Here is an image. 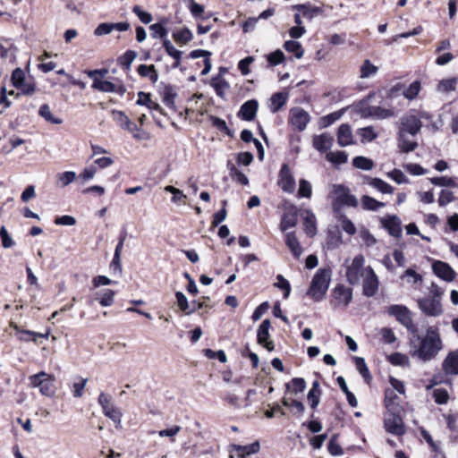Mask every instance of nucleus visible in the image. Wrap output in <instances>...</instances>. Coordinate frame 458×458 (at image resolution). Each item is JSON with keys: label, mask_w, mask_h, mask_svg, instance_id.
<instances>
[{"label": "nucleus", "mask_w": 458, "mask_h": 458, "mask_svg": "<svg viewBox=\"0 0 458 458\" xmlns=\"http://www.w3.org/2000/svg\"><path fill=\"white\" fill-rule=\"evenodd\" d=\"M430 115L426 112L417 114L415 110H411L404 114L399 121L398 126V147L401 152L409 153L415 150L418 147L416 141L408 140V134L415 136L421 129V119H429Z\"/></svg>", "instance_id": "obj_1"}, {"label": "nucleus", "mask_w": 458, "mask_h": 458, "mask_svg": "<svg viewBox=\"0 0 458 458\" xmlns=\"http://www.w3.org/2000/svg\"><path fill=\"white\" fill-rule=\"evenodd\" d=\"M442 340L438 330L435 327H429L427 334L420 339V346L414 351L412 356H417L422 361L433 360L442 349Z\"/></svg>", "instance_id": "obj_2"}, {"label": "nucleus", "mask_w": 458, "mask_h": 458, "mask_svg": "<svg viewBox=\"0 0 458 458\" xmlns=\"http://www.w3.org/2000/svg\"><path fill=\"white\" fill-rule=\"evenodd\" d=\"M330 268H319L314 275L306 294L315 301L324 299L331 281Z\"/></svg>", "instance_id": "obj_3"}, {"label": "nucleus", "mask_w": 458, "mask_h": 458, "mask_svg": "<svg viewBox=\"0 0 458 458\" xmlns=\"http://www.w3.org/2000/svg\"><path fill=\"white\" fill-rule=\"evenodd\" d=\"M400 409H392L384 416V428L387 433L402 437L406 433V427L400 415Z\"/></svg>", "instance_id": "obj_4"}, {"label": "nucleus", "mask_w": 458, "mask_h": 458, "mask_svg": "<svg viewBox=\"0 0 458 458\" xmlns=\"http://www.w3.org/2000/svg\"><path fill=\"white\" fill-rule=\"evenodd\" d=\"M30 385L33 387H38L40 393L46 396H52L55 392L54 382L55 380L53 375L44 371L32 375L29 377Z\"/></svg>", "instance_id": "obj_5"}, {"label": "nucleus", "mask_w": 458, "mask_h": 458, "mask_svg": "<svg viewBox=\"0 0 458 458\" xmlns=\"http://www.w3.org/2000/svg\"><path fill=\"white\" fill-rule=\"evenodd\" d=\"M388 313L395 317L396 320L404 326L411 333L417 331L416 326L413 323L411 313L407 307L403 305H391L388 308Z\"/></svg>", "instance_id": "obj_6"}, {"label": "nucleus", "mask_w": 458, "mask_h": 458, "mask_svg": "<svg viewBox=\"0 0 458 458\" xmlns=\"http://www.w3.org/2000/svg\"><path fill=\"white\" fill-rule=\"evenodd\" d=\"M98 401L106 417L112 420L114 423H121L122 412L114 406L110 394L101 393Z\"/></svg>", "instance_id": "obj_7"}, {"label": "nucleus", "mask_w": 458, "mask_h": 458, "mask_svg": "<svg viewBox=\"0 0 458 458\" xmlns=\"http://www.w3.org/2000/svg\"><path fill=\"white\" fill-rule=\"evenodd\" d=\"M418 306L428 317H439L444 312L441 301L428 296L419 299Z\"/></svg>", "instance_id": "obj_8"}, {"label": "nucleus", "mask_w": 458, "mask_h": 458, "mask_svg": "<svg viewBox=\"0 0 458 458\" xmlns=\"http://www.w3.org/2000/svg\"><path fill=\"white\" fill-rule=\"evenodd\" d=\"M310 121V114L301 107H293L290 109L289 123L299 131L306 129Z\"/></svg>", "instance_id": "obj_9"}, {"label": "nucleus", "mask_w": 458, "mask_h": 458, "mask_svg": "<svg viewBox=\"0 0 458 458\" xmlns=\"http://www.w3.org/2000/svg\"><path fill=\"white\" fill-rule=\"evenodd\" d=\"M335 188V200L334 203L335 205H342V206H348L356 208L359 204L357 198L351 194L350 190L341 184L334 185Z\"/></svg>", "instance_id": "obj_10"}, {"label": "nucleus", "mask_w": 458, "mask_h": 458, "mask_svg": "<svg viewBox=\"0 0 458 458\" xmlns=\"http://www.w3.org/2000/svg\"><path fill=\"white\" fill-rule=\"evenodd\" d=\"M364 265V257L362 255H357L352 261V264L346 269L347 281L351 284H357L360 282L362 274V268Z\"/></svg>", "instance_id": "obj_11"}, {"label": "nucleus", "mask_w": 458, "mask_h": 458, "mask_svg": "<svg viewBox=\"0 0 458 458\" xmlns=\"http://www.w3.org/2000/svg\"><path fill=\"white\" fill-rule=\"evenodd\" d=\"M366 275L363 280V294L367 297L374 296L378 289V278L371 267L365 269Z\"/></svg>", "instance_id": "obj_12"}, {"label": "nucleus", "mask_w": 458, "mask_h": 458, "mask_svg": "<svg viewBox=\"0 0 458 458\" xmlns=\"http://www.w3.org/2000/svg\"><path fill=\"white\" fill-rule=\"evenodd\" d=\"M271 323L269 319H265L261 322L258 328L257 332V341L258 344L265 347L268 352H271L275 348V344L273 341L268 340L269 339V328H270Z\"/></svg>", "instance_id": "obj_13"}, {"label": "nucleus", "mask_w": 458, "mask_h": 458, "mask_svg": "<svg viewBox=\"0 0 458 458\" xmlns=\"http://www.w3.org/2000/svg\"><path fill=\"white\" fill-rule=\"evenodd\" d=\"M432 270L434 274L445 282H452L454 280L456 273L451 266L444 261L436 260L432 264Z\"/></svg>", "instance_id": "obj_14"}, {"label": "nucleus", "mask_w": 458, "mask_h": 458, "mask_svg": "<svg viewBox=\"0 0 458 458\" xmlns=\"http://www.w3.org/2000/svg\"><path fill=\"white\" fill-rule=\"evenodd\" d=\"M278 185L288 193H293L295 189V181L293 177L288 165L284 164L279 174Z\"/></svg>", "instance_id": "obj_15"}, {"label": "nucleus", "mask_w": 458, "mask_h": 458, "mask_svg": "<svg viewBox=\"0 0 458 458\" xmlns=\"http://www.w3.org/2000/svg\"><path fill=\"white\" fill-rule=\"evenodd\" d=\"M258 108L259 102L256 99H250L242 105L237 115L242 120L252 121L256 117Z\"/></svg>", "instance_id": "obj_16"}, {"label": "nucleus", "mask_w": 458, "mask_h": 458, "mask_svg": "<svg viewBox=\"0 0 458 458\" xmlns=\"http://www.w3.org/2000/svg\"><path fill=\"white\" fill-rule=\"evenodd\" d=\"M334 302L337 305L347 306L352 299V291L343 284H338L333 291Z\"/></svg>", "instance_id": "obj_17"}, {"label": "nucleus", "mask_w": 458, "mask_h": 458, "mask_svg": "<svg viewBox=\"0 0 458 458\" xmlns=\"http://www.w3.org/2000/svg\"><path fill=\"white\" fill-rule=\"evenodd\" d=\"M383 227L395 238L402 236L401 220L396 216H389L381 219Z\"/></svg>", "instance_id": "obj_18"}, {"label": "nucleus", "mask_w": 458, "mask_h": 458, "mask_svg": "<svg viewBox=\"0 0 458 458\" xmlns=\"http://www.w3.org/2000/svg\"><path fill=\"white\" fill-rule=\"evenodd\" d=\"M334 138L327 132L315 135L312 140L313 147L320 153L327 152L333 146Z\"/></svg>", "instance_id": "obj_19"}, {"label": "nucleus", "mask_w": 458, "mask_h": 458, "mask_svg": "<svg viewBox=\"0 0 458 458\" xmlns=\"http://www.w3.org/2000/svg\"><path fill=\"white\" fill-rule=\"evenodd\" d=\"M445 375H458V350L450 352L442 364Z\"/></svg>", "instance_id": "obj_20"}, {"label": "nucleus", "mask_w": 458, "mask_h": 458, "mask_svg": "<svg viewBox=\"0 0 458 458\" xmlns=\"http://www.w3.org/2000/svg\"><path fill=\"white\" fill-rule=\"evenodd\" d=\"M292 8L301 13V15L308 20H312L314 17L323 13V9L321 7L315 6L310 2L293 5Z\"/></svg>", "instance_id": "obj_21"}, {"label": "nucleus", "mask_w": 458, "mask_h": 458, "mask_svg": "<svg viewBox=\"0 0 458 458\" xmlns=\"http://www.w3.org/2000/svg\"><path fill=\"white\" fill-rule=\"evenodd\" d=\"M297 208L294 205L290 206L283 215L280 223L281 231H286L289 228L294 227L297 224Z\"/></svg>", "instance_id": "obj_22"}, {"label": "nucleus", "mask_w": 458, "mask_h": 458, "mask_svg": "<svg viewBox=\"0 0 458 458\" xmlns=\"http://www.w3.org/2000/svg\"><path fill=\"white\" fill-rule=\"evenodd\" d=\"M11 327L21 335L19 336V339L21 341H33L34 343H38V338H45L47 339L49 336V333L47 332L46 334L37 333L30 330H24L21 329L20 327L14 323L11 324Z\"/></svg>", "instance_id": "obj_23"}, {"label": "nucleus", "mask_w": 458, "mask_h": 458, "mask_svg": "<svg viewBox=\"0 0 458 458\" xmlns=\"http://www.w3.org/2000/svg\"><path fill=\"white\" fill-rule=\"evenodd\" d=\"M337 143L341 147H346L353 144V136L352 128L349 124L343 123L337 130Z\"/></svg>", "instance_id": "obj_24"}, {"label": "nucleus", "mask_w": 458, "mask_h": 458, "mask_svg": "<svg viewBox=\"0 0 458 458\" xmlns=\"http://www.w3.org/2000/svg\"><path fill=\"white\" fill-rule=\"evenodd\" d=\"M115 292L111 289L98 291L93 295V300L98 301L102 307H109L114 303Z\"/></svg>", "instance_id": "obj_25"}, {"label": "nucleus", "mask_w": 458, "mask_h": 458, "mask_svg": "<svg viewBox=\"0 0 458 458\" xmlns=\"http://www.w3.org/2000/svg\"><path fill=\"white\" fill-rule=\"evenodd\" d=\"M137 105L146 106L150 110H155L164 114L163 108L157 102L153 101L150 98V94L140 91L138 93Z\"/></svg>", "instance_id": "obj_26"}, {"label": "nucleus", "mask_w": 458, "mask_h": 458, "mask_svg": "<svg viewBox=\"0 0 458 458\" xmlns=\"http://www.w3.org/2000/svg\"><path fill=\"white\" fill-rule=\"evenodd\" d=\"M233 450L239 458H246L247 456L257 454L260 449L259 441H255L247 445H233Z\"/></svg>", "instance_id": "obj_27"}, {"label": "nucleus", "mask_w": 458, "mask_h": 458, "mask_svg": "<svg viewBox=\"0 0 458 458\" xmlns=\"http://www.w3.org/2000/svg\"><path fill=\"white\" fill-rule=\"evenodd\" d=\"M285 243L295 258L302 254V248L294 233H287L285 235Z\"/></svg>", "instance_id": "obj_28"}, {"label": "nucleus", "mask_w": 458, "mask_h": 458, "mask_svg": "<svg viewBox=\"0 0 458 458\" xmlns=\"http://www.w3.org/2000/svg\"><path fill=\"white\" fill-rule=\"evenodd\" d=\"M368 183L373 188L377 189L378 191L385 194H392L394 193V187L386 182L380 178H367Z\"/></svg>", "instance_id": "obj_29"}, {"label": "nucleus", "mask_w": 458, "mask_h": 458, "mask_svg": "<svg viewBox=\"0 0 458 458\" xmlns=\"http://www.w3.org/2000/svg\"><path fill=\"white\" fill-rule=\"evenodd\" d=\"M137 71H138V73L141 77L149 78V80L153 83L157 82L158 80V73H157L154 64H150V65L140 64V65H139Z\"/></svg>", "instance_id": "obj_30"}, {"label": "nucleus", "mask_w": 458, "mask_h": 458, "mask_svg": "<svg viewBox=\"0 0 458 458\" xmlns=\"http://www.w3.org/2000/svg\"><path fill=\"white\" fill-rule=\"evenodd\" d=\"M304 231L309 236L316 234V217L310 210H306V216L303 219Z\"/></svg>", "instance_id": "obj_31"}, {"label": "nucleus", "mask_w": 458, "mask_h": 458, "mask_svg": "<svg viewBox=\"0 0 458 458\" xmlns=\"http://www.w3.org/2000/svg\"><path fill=\"white\" fill-rule=\"evenodd\" d=\"M288 98L287 94L283 92H277L272 95L270 98L271 106L270 109L273 113L278 112L286 103Z\"/></svg>", "instance_id": "obj_32"}, {"label": "nucleus", "mask_w": 458, "mask_h": 458, "mask_svg": "<svg viewBox=\"0 0 458 458\" xmlns=\"http://www.w3.org/2000/svg\"><path fill=\"white\" fill-rule=\"evenodd\" d=\"M38 114L49 123L61 124L63 123L61 118L56 117L52 114L50 106L47 104H44L39 107Z\"/></svg>", "instance_id": "obj_33"}, {"label": "nucleus", "mask_w": 458, "mask_h": 458, "mask_svg": "<svg viewBox=\"0 0 458 458\" xmlns=\"http://www.w3.org/2000/svg\"><path fill=\"white\" fill-rule=\"evenodd\" d=\"M167 22L166 19H163L161 22L154 23L149 26V30L151 31V37L154 38H166L167 30L165 28L164 24Z\"/></svg>", "instance_id": "obj_34"}, {"label": "nucleus", "mask_w": 458, "mask_h": 458, "mask_svg": "<svg viewBox=\"0 0 458 458\" xmlns=\"http://www.w3.org/2000/svg\"><path fill=\"white\" fill-rule=\"evenodd\" d=\"M285 388L292 394L302 393L306 388V382L302 377H294L290 383L285 384Z\"/></svg>", "instance_id": "obj_35"}, {"label": "nucleus", "mask_w": 458, "mask_h": 458, "mask_svg": "<svg viewBox=\"0 0 458 458\" xmlns=\"http://www.w3.org/2000/svg\"><path fill=\"white\" fill-rule=\"evenodd\" d=\"M361 206L363 209L377 211V209L385 207V203L378 201L369 195H364L361 197Z\"/></svg>", "instance_id": "obj_36"}, {"label": "nucleus", "mask_w": 458, "mask_h": 458, "mask_svg": "<svg viewBox=\"0 0 458 458\" xmlns=\"http://www.w3.org/2000/svg\"><path fill=\"white\" fill-rule=\"evenodd\" d=\"M94 89L101 92H114L116 91V85L108 81H101L98 78H94L93 84L91 86Z\"/></svg>", "instance_id": "obj_37"}, {"label": "nucleus", "mask_w": 458, "mask_h": 458, "mask_svg": "<svg viewBox=\"0 0 458 458\" xmlns=\"http://www.w3.org/2000/svg\"><path fill=\"white\" fill-rule=\"evenodd\" d=\"M284 47L287 52L293 53L297 59L303 56L304 49L300 42L295 40H287L284 44Z\"/></svg>", "instance_id": "obj_38"}, {"label": "nucleus", "mask_w": 458, "mask_h": 458, "mask_svg": "<svg viewBox=\"0 0 458 458\" xmlns=\"http://www.w3.org/2000/svg\"><path fill=\"white\" fill-rule=\"evenodd\" d=\"M399 397L396 395V394L393 390H386L385 393V405L387 409V411H390L392 409H400L398 401Z\"/></svg>", "instance_id": "obj_39"}, {"label": "nucleus", "mask_w": 458, "mask_h": 458, "mask_svg": "<svg viewBox=\"0 0 458 458\" xmlns=\"http://www.w3.org/2000/svg\"><path fill=\"white\" fill-rule=\"evenodd\" d=\"M192 33L188 28H183L180 31L173 33V38L176 43L185 45L192 39Z\"/></svg>", "instance_id": "obj_40"}, {"label": "nucleus", "mask_w": 458, "mask_h": 458, "mask_svg": "<svg viewBox=\"0 0 458 458\" xmlns=\"http://www.w3.org/2000/svg\"><path fill=\"white\" fill-rule=\"evenodd\" d=\"M352 165L358 169L369 171L373 168L374 163L368 157L359 156L352 159Z\"/></svg>", "instance_id": "obj_41"}, {"label": "nucleus", "mask_w": 458, "mask_h": 458, "mask_svg": "<svg viewBox=\"0 0 458 458\" xmlns=\"http://www.w3.org/2000/svg\"><path fill=\"white\" fill-rule=\"evenodd\" d=\"M137 57V53L133 50H127L123 55H121L118 59L119 64L124 70H129L132 62Z\"/></svg>", "instance_id": "obj_42"}, {"label": "nucleus", "mask_w": 458, "mask_h": 458, "mask_svg": "<svg viewBox=\"0 0 458 458\" xmlns=\"http://www.w3.org/2000/svg\"><path fill=\"white\" fill-rule=\"evenodd\" d=\"M354 361L356 365V369L359 370L360 374L362 376L364 380L369 383L371 380V375L367 367L365 360L361 357H354Z\"/></svg>", "instance_id": "obj_43"}, {"label": "nucleus", "mask_w": 458, "mask_h": 458, "mask_svg": "<svg viewBox=\"0 0 458 458\" xmlns=\"http://www.w3.org/2000/svg\"><path fill=\"white\" fill-rule=\"evenodd\" d=\"M209 120L211 121L212 125L218 129L220 131H223L231 138L233 137V131L228 128L225 120L214 115H211Z\"/></svg>", "instance_id": "obj_44"}, {"label": "nucleus", "mask_w": 458, "mask_h": 458, "mask_svg": "<svg viewBox=\"0 0 458 458\" xmlns=\"http://www.w3.org/2000/svg\"><path fill=\"white\" fill-rule=\"evenodd\" d=\"M458 81L456 78H449L442 80L437 85V89L440 92L448 93L456 89Z\"/></svg>", "instance_id": "obj_45"}, {"label": "nucleus", "mask_w": 458, "mask_h": 458, "mask_svg": "<svg viewBox=\"0 0 458 458\" xmlns=\"http://www.w3.org/2000/svg\"><path fill=\"white\" fill-rule=\"evenodd\" d=\"M164 190H165V191L173 194L172 202H174V203H179V202L185 203V199H187V196L181 190H179V189H177V188H175L174 186H171V185L165 186Z\"/></svg>", "instance_id": "obj_46"}, {"label": "nucleus", "mask_w": 458, "mask_h": 458, "mask_svg": "<svg viewBox=\"0 0 458 458\" xmlns=\"http://www.w3.org/2000/svg\"><path fill=\"white\" fill-rule=\"evenodd\" d=\"M358 134L361 138V142L365 141H372L377 137V133L375 132L374 128L372 126H367L364 128H360L358 131Z\"/></svg>", "instance_id": "obj_47"}, {"label": "nucleus", "mask_w": 458, "mask_h": 458, "mask_svg": "<svg viewBox=\"0 0 458 458\" xmlns=\"http://www.w3.org/2000/svg\"><path fill=\"white\" fill-rule=\"evenodd\" d=\"M175 97L176 93L174 91L173 88L170 86L165 87L164 90L163 102L167 107H170L172 109L175 108Z\"/></svg>", "instance_id": "obj_48"}, {"label": "nucleus", "mask_w": 458, "mask_h": 458, "mask_svg": "<svg viewBox=\"0 0 458 458\" xmlns=\"http://www.w3.org/2000/svg\"><path fill=\"white\" fill-rule=\"evenodd\" d=\"M327 159L334 164H344L347 162L348 155L344 151L329 152Z\"/></svg>", "instance_id": "obj_49"}, {"label": "nucleus", "mask_w": 458, "mask_h": 458, "mask_svg": "<svg viewBox=\"0 0 458 458\" xmlns=\"http://www.w3.org/2000/svg\"><path fill=\"white\" fill-rule=\"evenodd\" d=\"M312 194V188L310 182L305 179H301L299 182L298 196L300 198H310Z\"/></svg>", "instance_id": "obj_50"}, {"label": "nucleus", "mask_w": 458, "mask_h": 458, "mask_svg": "<svg viewBox=\"0 0 458 458\" xmlns=\"http://www.w3.org/2000/svg\"><path fill=\"white\" fill-rule=\"evenodd\" d=\"M431 183L436 186H445V187H455L456 182L452 177H433L429 179Z\"/></svg>", "instance_id": "obj_51"}, {"label": "nucleus", "mask_w": 458, "mask_h": 458, "mask_svg": "<svg viewBox=\"0 0 458 458\" xmlns=\"http://www.w3.org/2000/svg\"><path fill=\"white\" fill-rule=\"evenodd\" d=\"M132 12L140 21L144 24H148L152 21V15L150 13L142 10L140 5H134L132 8Z\"/></svg>", "instance_id": "obj_52"}, {"label": "nucleus", "mask_w": 458, "mask_h": 458, "mask_svg": "<svg viewBox=\"0 0 458 458\" xmlns=\"http://www.w3.org/2000/svg\"><path fill=\"white\" fill-rule=\"evenodd\" d=\"M76 178V173L72 171H66L57 174V180L62 187H65L72 183Z\"/></svg>", "instance_id": "obj_53"}, {"label": "nucleus", "mask_w": 458, "mask_h": 458, "mask_svg": "<svg viewBox=\"0 0 458 458\" xmlns=\"http://www.w3.org/2000/svg\"><path fill=\"white\" fill-rule=\"evenodd\" d=\"M394 114L393 111L389 109H385L379 106H373L369 109V115L379 118V119H385L392 116Z\"/></svg>", "instance_id": "obj_54"}, {"label": "nucleus", "mask_w": 458, "mask_h": 458, "mask_svg": "<svg viewBox=\"0 0 458 458\" xmlns=\"http://www.w3.org/2000/svg\"><path fill=\"white\" fill-rule=\"evenodd\" d=\"M377 71V67L370 63L369 60H366L360 67V77L368 78L375 74Z\"/></svg>", "instance_id": "obj_55"}, {"label": "nucleus", "mask_w": 458, "mask_h": 458, "mask_svg": "<svg viewBox=\"0 0 458 458\" xmlns=\"http://www.w3.org/2000/svg\"><path fill=\"white\" fill-rule=\"evenodd\" d=\"M420 89V81H413L404 91L403 96L408 99H413L415 98Z\"/></svg>", "instance_id": "obj_56"}, {"label": "nucleus", "mask_w": 458, "mask_h": 458, "mask_svg": "<svg viewBox=\"0 0 458 458\" xmlns=\"http://www.w3.org/2000/svg\"><path fill=\"white\" fill-rule=\"evenodd\" d=\"M267 60L270 65H278L282 64L284 60V54L281 50H276L275 52L270 53L267 56Z\"/></svg>", "instance_id": "obj_57"}, {"label": "nucleus", "mask_w": 458, "mask_h": 458, "mask_svg": "<svg viewBox=\"0 0 458 458\" xmlns=\"http://www.w3.org/2000/svg\"><path fill=\"white\" fill-rule=\"evenodd\" d=\"M276 279L277 283L275 284V286L284 290V297L285 299L288 298L291 292V285L289 282L282 275H278Z\"/></svg>", "instance_id": "obj_58"}, {"label": "nucleus", "mask_w": 458, "mask_h": 458, "mask_svg": "<svg viewBox=\"0 0 458 458\" xmlns=\"http://www.w3.org/2000/svg\"><path fill=\"white\" fill-rule=\"evenodd\" d=\"M433 397L437 404H445L449 400V394L445 389L438 388L433 392Z\"/></svg>", "instance_id": "obj_59"}, {"label": "nucleus", "mask_w": 458, "mask_h": 458, "mask_svg": "<svg viewBox=\"0 0 458 458\" xmlns=\"http://www.w3.org/2000/svg\"><path fill=\"white\" fill-rule=\"evenodd\" d=\"M11 80H12L13 85L15 88H19V86H22V83L25 82L24 81V80H25L24 72L21 68H16L12 73Z\"/></svg>", "instance_id": "obj_60"}, {"label": "nucleus", "mask_w": 458, "mask_h": 458, "mask_svg": "<svg viewBox=\"0 0 458 458\" xmlns=\"http://www.w3.org/2000/svg\"><path fill=\"white\" fill-rule=\"evenodd\" d=\"M0 238L2 242V246L4 249L11 248L14 245V242L8 233L6 228L3 225L0 228Z\"/></svg>", "instance_id": "obj_61"}, {"label": "nucleus", "mask_w": 458, "mask_h": 458, "mask_svg": "<svg viewBox=\"0 0 458 458\" xmlns=\"http://www.w3.org/2000/svg\"><path fill=\"white\" fill-rule=\"evenodd\" d=\"M181 429H182V428L180 426L174 425L170 428L159 430L157 432V434L160 437H170L171 441L174 442V437H175L181 431Z\"/></svg>", "instance_id": "obj_62"}, {"label": "nucleus", "mask_w": 458, "mask_h": 458, "mask_svg": "<svg viewBox=\"0 0 458 458\" xmlns=\"http://www.w3.org/2000/svg\"><path fill=\"white\" fill-rule=\"evenodd\" d=\"M387 176L390 177L392 180H394L395 182H397L399 184L408 182V178L399 169H394L393 171L389 172L387 174Z\"/></svg>", "instance_id": "obj_63"}, {"label": "nucleus", "mask_w": 458, "mask_h": 458, "mask_svg": "<svg viewBox=\"0 0 458 458\" xmlns=\"http://www.w3.org/2000/svg\"><path fill=\"white\" fill-rule=\"evenodd\" d=\"M454 199V193L448 190H442L438 198V204L445 207Z\"/></svg>", "instance_id": "obj_64"}]
</instances>
